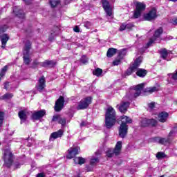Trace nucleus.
<instances>
[{
    "label": "nucleus",
    "instance_id": "8",
    "mask_svg": "<svg viewBox=\"0 0 177 177\" xmlns=\"http://www.w3.org/2000/svg\"><path fill=\"white\" fill-rule=\"evenodd\" d=\"M143 88H145V83L140 84L134 87L133 90H131V99H135L138 97V96H140V93H142V91H143Z\"/></svg>",
    "mask_w": 177,
    "mask_h": 177
},
{
    "label": "nucleus",
    "instance_id": "28",
    "mask_svg": "<svg viewBox=\"0 0 177 177\" xmlns=\"http://www.w3.org/2000/svg\"><path fill=\"white\" fill-rule=\"evenodd\" d=\"M167 118H168V113L167 112H161L158 116V120H159L160 122H165Z\"/></svg>",
    "mask_w": 177,
    "mask_h": 177
},
{
    "label": "nucleus",
    "instance_id": "53",
    "mask_svg": "<svg viewBox=\"0 0 177 177\" xmlns=\"http://www.w3.org/2000/svg\"><path fill=\"white\" fill-rule=\"evenodd\" d=\"M172 38L173 37L171 36H168L166 39L169 41V39H172Z\"/></svg>",
    "mask_w": 177,
    "mask_h": 177
},
{
    "label": "nucleus",
    "instance_id": "32",
    "mask_svg": "<svg viewBox=\"0 0 177 177\" xmlns=\"http://www.w3.org/2000/svg\"><path fill=\"white\" fill-rule=\"evenodd\" d=\"M75 164H79V165H82L85 164V158L82 157H75L73 159Z\"/></svg>",
    "mask_w": 177,
    "mask_h": 177
},
{
    "label": "nucleus",
    "instance_id": "4",
    "mask_svg": "<svg viewBox=\"0 0 177 177\" xmlns=\"http://www.w3.org/2000/svg\"><path fill=\"white\" fill-rule=\"evenodd\" d=\"M30 49H31V42L28 41L25 44V47L24 48V62L25 64H30L31 60L30 59L29 53Z\"/></svg>",
    "mask_w": 177,
    "mask_h": 177
},
{
    "label": "nucleus",
    "instance_id": "52",
    "mask_svg": "<svg viewBox=\"0 0 177 177\" xmlns=\"http://www.w3.org/2000/svg\"><path fill=\"white\" fill-rule=\"evenodd\" d=\"M86 170H87V171H93V167H88L86 168Z\"/></svg>",
    "mask_w": 177,
    "mask_h": 177
},
{
    "label": "nucleus",
    "instance_id": "13",
    "mask_svg": "<svg viewBox=\"0 0 177 177\" xmlns=\"http://www.w3.org/2000/svg\"><path fill=\"white\" fill-rule=\"evenodd\" d=\"M64 107V97L60 96L58 100H57L55 105V111H60Z\"/></svg>",
    "mask_w": 177,
    "mask_h": 177
},
{
    "label": "nucleus",
    "instance_id": "19",
    "mask_svg": "<svg viewBox=\"0 0 177 177\" xmlns=\"http://www.w3.org/2000/svg\"><path fill=\"white\" fill-rule=\"evenodd\" d=\"M127 55V50H122L120 51L119 55L118 56L117 59H115L113 64V66H119V64H121V60L122 59V57Z\"/></svg>",
    "mask_w": 177,
    "mask_h": 177
},
{
    "label": "nucleus",
    "instance_id": "12",
    "mask_svg": "<svg viewBox=\"0 0 177 177\" xmlns=\"http://www.w3.org/2000/svg\"><path fill=\"white\" fill-rule=\"evenodd\" d=\"M157 125V120L154 119H142L141 120V127H156Z\"/></svg>",
    "mask_w": 177,
    "mask_h": 177
},
{
    "label": "nucleus",
    "instance_id": "15",
    "mask_svg": "<svg viewBox=\"0 0 177 177\" xmlns=\"http://www.w3.org/2000/svg\"><path fill=\"white\" fill-rule=\"evenodd\" d=\"M102 6L107 16L111 17L113 15V9L110 7V3H109L107 0H102Z\"/></svg>",
    "mask_w": 177,
    "mask_h": 177
},
{
    "label": "nucleus",
    "instance_id": "41",
    "mask_svg": "<svg viewBox=\"0 0 177 177\" xmlns=\"http://www.w3.org/2000/svg\"><path fill=\"white\" fill-rule=\"evenodd\" d=\"M13 97V94L6 93L3 96V99H12Z\"/></svg>",
    "mask_w": 177,
    "mask_h": 177
},
{
    "label": "nucleus",
    "instance_id": "25",
    "mask_svg": "<svg viewBox=\"0 0 177 177\" xmlns=\"http://www.w3.org/2000/svg\"><path fill=\"white\" fill-rule=\"evenodd\" d=\"M171 55V51H168L166 48H163L160 51V57L163 59L164 60L169 61V59H167L168 56Z\"/></svg>",
    "mask_w": 177,
    "mask_h": 177
},
{
    "label": "nucleus",
    "instance_id": "55",
    "mask_svg": "<svg viewBox=\"0 0 177 177\" xmlns=\"http://www.w3.org/2000/svg\"><path fill=\"white\" fill-rule=\"evenodd\" d=\"M171 1V2H176L177 0H169Z\"/></svg>",
    "mask_w": 177,
    "mask_h": 177
},
{
    "label": "nucleus",
    "instance_id": "16",
    "mask_svg": "<svg viewBox=\"0 0 177 177\" xmlns=\"http://www.w3.org/2000/svg\"><path fill=\"white\" fill-rule=\"evenodd\" d=\"M162 34V29L161 28H158L155 31L153 37L149 39V41L147 44V46H150L151 44H153L155 41H156L157 38H160V35Z\"/></svg>",
    "mask_w": 177,
    "mask_h": 177
},
{
    "label": "nucleus",
    "instance_id": "39",
    "mask_svg": "<svg viewBox=\"0 0 177 177\" xmlns=\"http://www.w3.org/2000/svg\"><path fill=\"white\" fill-rule=\"evenodd\" d=\"M164 157H165V153L163 152H158L156 154V158H158V160H161V158H164Z\"/></svg>",
    "mask_w": 177,
    "mask_h": 177
},
{
    "label": "nucleus",
    "instance_id": "20",
    "mask_svg": "<svg viewBox=\"0 0 177 177\" xmlns=\"http://www.w3.org/2000/svg\"><path fill=\"white\" fill-rule=\"evenodd\" d=\"M46 111L44 110L38 111L37 112H35L32 115V120H40V118H42L44 115L46 114Z\"/></svg>",
    "mask_w": 177,
    "mask_h": 177
},
{
    "label": "nucleus",
    "instance_id": "54",
    "mask_svg": "<svg viewBox=\"0 0 177 177\" xmlns=\"http://www.w3.org/2000/svg\"><path fill=\"white\" fill-rule=\"evenodd\" d=\"M172 24H174V25L177 24L176 19L172 21Z\"/></svg>",
    "mask_w": 177,
    "mask_h": 177
},
{
    "label": "nucleus",
    "instance_id": "45",
    "mask_svg": "<svg viewBox=\"0 0 177 177\" xmlns=\"http://www.w3.org/2000/svg\"><path fill=\"white\" fill-rule=\"evenodd\" d=\"M84 27H86V28H88L89 27H91V22H89V21L85 22Z\"/></svg>",
    "mask_w": 177,
    "mask_h": 177
},
{
    "label": "nucleus",
    "instance_id": "3",
    "mask_svg": "<svg viewBox=\"0 0 177 177\" xmlns=\"http://www.w3.org/2000/svg\"><path fill=\"white\" fill-rule=\"evenodd\" d=\"M122 147V142L118 141L116 143L115 147L114 149H109L106 152L107 157H113V156H118L121 153V149Z\"/></svg>",
    "mask_w": 177,
    "mask_h": 177
},
{
    "label": "nucleus",
    "instance_id": "6",
    "mask_svg": "<svg viewBox=\"0 0 177 177\" xmlns=\"http://www.w3.org/2000/svg\"><path fill=\"white\" fill-rule=\"evenodd\" d=\"M142 57H138L134 62V63L132 64V66L130 68H129V69H127V71H126L125 73L126 75H131L132 73H135V71L138 70V67L140 66V63H142Z\"/></svg>",
    "mask_w": 177,
    "mask_h": 177
},
{
    "label": "nucleus",
    "instance_id": "33",
    "mask_svg": "<svg viewBox=\"0 0 177 177\" xmlns=\"http://www.w3.org/2000/svg\"><path fill=\"white\" fill-rule=\"evenodd\" d=\"M117 53V49L111 48L108 50L106 56L107 57H113Z\"/></svg>",
    "mask_w": 177,
    "mask_h": 177
},
{
    "label": "nucleus",
    "instance_id": "5",
    "mask_svg": "<svg viewBox=\"0 0 177 177\" xmlns=\"http://www.w3.org/2000/svg\"><path fill=\"white\" fill-rule=\"evenodd\" d=\"M92 103V97H87L81 100V101L78 103L77 106V110H85V109H88L89 104Z\"/></svg>",
    "mask_w": 177,
    "mask_h": 177
},
{
    "label": "nucleus",
    "instance_id": "21",
    "mask_svg": "<svg viewBox=\"0 0 177 177\" xmlns=\"http://www.w3.org/2000/svg\"><path fill=\"white\" fill-rule=\"evenodd\" d=\"M118 107L120 113L125 114V113L128 111V108L129 107V102H122V104H120V105H118Z\"/></svg>",
    "mask_w": 177,
    "mask_h": 177
},
{
    "label": "nucleus",
    "instance_id": "1",
    "mask_svg": "<svg viewBox=\"0 0 177 177\" xmlns=\"http://www.w3.org/2000/svg\"><path fill=\"white\" fill-rule=\"evenodd\" d=\"M117 122V115L115 110L111 106H109L105 113V126L108 129L113 128Z\"/></svg>",
    "mask_w": 177,
    "mask_h": 177
},
{
    "label": "nucleus",
    "instance_id": "49",
    "mask_svg": "<svg viewBox=\"0 0 177 177\" xmlns=\"http://www.w3.org/2000/svg\"><path fill=\"white\" fill-rule=\"evenodd\" d=\"M149 109H154V103L151 102V103L149 104Z\"/></svg>",
    "mask_w": 177,
    "mask_h": 177
},
{
    "label": "nucleus",
    "instance_id": "35",
    "mask_svg": "<svg viewBox=\"0 0 177 177\" xmlns=\"http://www.w3.org/2000/svg\"><path fill=\"white\" fill-rule=\"evenodd\" d=\"M41 66L43 67H48V66H55V62L53 61H45L41 63Z\"/></svg>",
    "mask_w": 177,
    "mask_h": 177
},
{
    "label": "nucleus",
    "instance_id": "30",
    "mask_svg": "<svg viewBox=\"0 0 177 177\" xmlns=\"http://www.w3.org/2000/svg\"><path fill=\"white\" fill-rule=\"evenodd\" d=\"M146 74H147V71L142 68H137L136 70V75L138 77H140L141 78H143V77H146Z\"/></svg>",
    "mask_w": 177,
    "mask_h": 177
},
{
    "label": "nucleus",
    "instance_id": "24",
    "mask_svg": "<svg viewBox=\"0 0 177 177\" xmlns=\"http://www.w3.org/2000/svg\"><path fill=\"white\" fill-rule=\"evenodd\" d=\"M64 131L62 129H59L57 132L51 133L50 140H53V139H57V138H62L63 136Z\"/></svg>",
    "mask_w": 177,
    "mask_h": 177
},
{
    "label": "nucleus",
    "instance_id": "31",
    "mask_svg": "<svg viewBox=\"0 0 177 177\" xmlns=\"http://www.w3.org/2000/svg\"><path fill=\"white\" fill-rule=\"evenodd\" d=\"M160 91V85L157 84L153 87L147 88L145 91L149 92V93H153V92H157Z\"/></svg>",
    "mask_w": 177,
    "mask_h": 177
},
{
    "label": "nucleus",
    "instance_id": "2",
    "mask_svg": "<svg viewBox=\"0 0 177 177\" xmlns=\"http://www.w3.org/2000/svg\"><path fill=\"white\" fill-rule=\"evenodd\" d=\"M8 30V26L4 25L0 28V40L2 44L1 48L5 49V46H6V44L8 41H9V35L8 34L3 33L5 31Z\"/></svg>",
    "mask_w": 177,
    "mask_h": 177
},
{
    "label": "nucleus",
    "instance_id": "38",
    "mask_svg": "<svg viewBox=\"0 0 177 177\" xmlns=\"http://www.w3.org/2000/svg\"><path fill=\"white\" fill-rule=\"evenodd\" d=\"M6 71H8V66H5L0 72V82L1 81V78L5 75V73H6Z\"/></svg>",
    "mask_w": 177,
    "mask_h": 177
},
{
    "label": "nucleus",
    "instance_id": "44",
    "mask_svg": "<svg viewBox=\"0 0 177 177\" xmlns=\"http://www.w3.org/2000/svg\"><path fill=\"white\" fill-rule=\"evenodd\" d=\"M169 76L171 77L173 80H177V71L174 73L169 74Z\"/></svg>",
    "mask_w": 177,
    "mask_h": 177
},
{
    "label": "nucleus",
    "instance_id": "51",
    "mask_svg": "<svg viewBox=\"0 0 177 177\" xmlns=\"http://www.w3.org/2000/svg\"><path fill=\"white\" fill-rule=\"evenodd\" d=\"M24 2H25V3H26V5H30V3H31V0H23Z\"/></svg>",
    "mask_w": 177,
    "mask_h": 177
},
{
    "label": "nucleus",
    "instance_id": "43",
    "mask_svg": "<svg viewBox=\"0 0 177 177\" xmlns=\"http://www.w3.org/2000/svg\"><path fill=\"white\" fill-rule=\"evenodd\" d=\"M81 62L83 63V64H85V63H88V58H86V56L83 55L81 58Z\"/></svg>",
    "mask_w": 177,
    "mask_h": 177
},
{
    "label": "nucleus",
    "instance_id": "27",
    "mask_svg": "<svg viewBox=\"0 0 177 177\" xmlns=\"http://www.w3.org/2000/svg\"><path fill=\"white\" fill-rule=\"evenodd\" d=\"M134 26L133 24H122L120 27V31H124V30H131L133 28Z\"/></svg>",
    "mask_w": 177,
    "mask_h": 177
},
{
    "label": "nucleus",
    "instance_id": "29",
    "mask_svg": "<svg viewBox=\"0 0 177 177\" xmlns=\"http://www.w3.org/2000/svg\"><path fill=\"white\" fill-rule=\"evenodd\" d=\"M120 120L122 121L121 124H123L124 125H127V124H132V119L127 115L121 116Z\"/></svg>",
    "mask_w": 177,
    "mask_h": 177
},
{
    "label": "nucleus",
    "instance_id": "50",
    "mask_svg": "<svg viewBox=\"0 0 177 177\" xmlns=\"http://www.w3.org/2000/svg\"><path fill=\"white\" fill-rule=\"evenodd\" d=\"M36 177H45V174L44 173L38 174Z\"/></svg>",
    "mask_w": 177,
    "mask_h": 177
},
{
    "label": "nucleus",
    "instance_id": "23",
    "mask_svg": "<svg viewBox=\"0 0 177 177\" xmlns=\"http://www.w3.org/2000/svg\"><path fill=\"white\" fill-rule=\"evenodd\" d=\"M13 13L17 16V17H19V19H24V12L22 10H20L19 7L13 8Z\"/></svg>",
    "mask_w": 177,
    "mask_h": 177
},
{
    "label": "nucleus",
    "instance_id": "56",
    "mask_svg": "<svg viewBox=\"0 0 177 177\" xmlns=\"http://www.w3.org/2000/svg\"><path fill=\"white\" fill-rule=\"evenodd\" d=\"M95 154H97V152H95Z\"/></svg>",
    "mask_w": 177,
    "mask_h": 177
},
{
    "label": "nucleus",
    "instance_id": "17",
    "mask_svg": "<svg viewBox=\"0 0 177 177\" xmlns=\"http://www.w3.org/2000/svg\"><path fill=\"white\" fill-rule=\"evenodd\" d=\"M128 133V125L121 124L119 127V136H120L122 139L127 136Z\"/></svg>",
    "mask_w": 177,
    "mask_h": 177
},
{
    "label": "nucleus",
    "instance_id": "18",
    "mask_svg": "<svg viewBox=\"0 0 177 177\" xmlns=\"http://www.w3.org/2000/svg\"><path fill=\"white\" fill-rule=\"evenodd\" d=\"M153 142H156L157 143H160V145H164L165 146L170 143L171 140L169 138H164L160 137H155L153 138Z\"/></svg>",
    "mask_w": 177,
    "mask_h": 177
},
{
    "label": "nucleus",
    "instance_id": "48",
    "mask_svg": "<svg viewBox=\"0 0 177 177\" xmlns=\"http://www.w3.org/2000/svg\"><path fill=\"white\" fill-rule=\"evenodd\" d=\"M80 126H81V127H88V123H87V122H82L80 124Z\"/></svg>",
    "mask_w": 177,
    "mask_h": 177
},
{
    "label": "nucleus",
    "instance_id": "22",
    "mask_svg": "<svg viewBox=\"0 0 177 177\" xmlns=\"http://www.w3.org/2000/svg\"><path fill=\"white\" fill-rule=\"evenodd\" d=\"M52 121H53V122L57 121L59 122V124H61L62 125V127H64V125H66V118H62L60 116V115H55L53 117Z\"/></svg>",
    "mask_w": 177,
    "mask_h": 177
},
{
    "label": "nucleus",
    "instance_id": "47",
    "mask_svg": "<svg viewBox=\"0 0 177 177\" xmlns=\"http://www.w3.org/2000/svg\"><path fill=\"white\" fill-rule=\"evenodd\" d=\"M73 31H75V32H80V28H78V26H75Z\"/></svg>",
    "mask_w": 177,
    "mask_h": 177
},
{
    "label": "nucleus",
    "instance_id": "26",
    "mask_svg": "<svg viewBox=\"0 0 177 177\" xmlns=\"http://www.w3.org/2000/svg\"><path fill=\"white\" fill-rule=\"evenodd\" d=\"M28 114V112L27 111H20L19 112V117L21 120V124H23L26 120H27V115Z\"/></svg>",
    "mask_w": 177,
    "mask_h": 177
},
{
    "label": "nucleus",
    "instance_id": "57",
    "mask_svg": "<svg viewBox=\"0 0 177 177\" xmlns=\"http://www.w3.org/2000/svg\"><path fill=\"white\" fill-rule=\"evenodd\" d=\"M1 10H0V15H1Z\"/></svg>",
    "mask_w": 177,
    "mask_h": 177
},
{
    "label": "nucleus",
    "instance_id": "34",
    "mask_svg": "<svg viewBox=\"0 0 177 177\" xmlns=\"http://www.w3.org/2000/svg\"><path fill=\"white\" fill-rule=\"evenodd\" d=\"M99 163V158L93 156L90 160V165L91 167H95L97 164Z\"/></svg>",
    "mask_w": 177,
    "mask_h": 177
},
{
    "label": "nucleus",
    "instance_id": "40",
    "mask_svg": "<svg viewBox=\"0 0 177 177\" xmlns=\"http://www.w3.org/2000/svg\"><path fill=\"white\" fill-rule=\"evenodd\" d=\"M4 115H5V113H3V112H0V127H2V124H3Z\"/></svg>",
    "mask_w": 177,
    "mask_h": 177
},
{
    "label": "nucleus",
    "instance_id": "11",
    "mask_svg": "<svg viewBox=\"0 0 177 177\" xmlns=\"http://www.w3.org/2000/svg\"><path fill=\"white\" fill-rule=\"evenodd\" d=\"M80 151V147H76L73 148H70L68 150V154L66 155V158L71 160V158H74L77 154H78Z\"/></svg>",
    "mask_w": 177,
    "mask_h": 177
},
{
    "label": "nucleus",
    "instance_id": "9",
    "mask_svg": "<svg viewBox=\"0 0 177 177\" xmlns=\"http://www.w3.org/2000/svg\"><path fill=\"white\" fill-rule=\"evenodd\" d=\"M145 9L146 4H145L144 3L138 2L136 4V11L134 12L135 19H138V17H140V15H142V12Z\"/></svg>",
    "mask_w": 177,
    "mask_h": 177
},
{
    "label": "nucleus",
    "instance_id": "10",
    "mask_svg": "<svg viewBox=\"0 0 177 177\" xmlns=\"http://www.w3.org/2000/svg\"><path fill=\"white\" fill-rule=\"evenodd\" d=\"M144 19L147 21L156 20V19H157V10L156 8H152L148 13L144 15Z\"/></svg>",
    "mask_w": 177,
    "mask_h": 177
},
{
    "label": "nucleus",
    "instance_id": "37",
    "mask_svg": "<svg viewBox=\"0 0 177 177\" xmlns=\"http://www.w3.org/2000/svg\"><path fill=\"white\" fill-rule=\"evenodd\" d=\"M102 73H103V71L99 68H97V69H95L93 72V74L94 75H96V77H100V75H102Z\"/></svg>",
    "mask_w": 177,
    "mask_h": 177
},
{
    "label": "nucleus",
    "instance_id": "7",
    "mask_svg": "<svg viewBox=\"0 0 177 177\" xmlns=\"http://www.w3.org/2000/svg\"><path fill=\"white\" fill-rule=\"evenodd\" d=\"M3 158L4 160L6 167L9 168V167H10V165H12V163L13 162V154H12L10 150L6 149L4 151Z\"/></svg>",
    "mask_w": 177,
    "mask_h": 177
},
{
    "label": "nucleus",
    "instance_id": "42",
    "mask_svg": "<svg viewBox=\"0 0 177 177\" xmlns=\"http://www.w3.org/2000/svg\"><path fill=\"white\" fill-rule=\"evenodd\" d=\"M177 132V127H174V129L169 132V138H171L174 133H176Z\"/></svg>",
    "mask_w": 177,
    "mask_h": 177
},
{
    "label": "nucleus",
    "instance_id": "14",
    "mask_svg": "<svg viewBox=\"0 0 177 177\" xmlns=\"http://www.w3.org/2000/svg\"><path fill=\"white\" fill-rule=\"evenodd\" d=\"M46 82L45 81V77L42 76L41 77L39 78V82L36 86V89H37L39 92H42V91H44L46 86Z\"/></svg>",
    "mask_w": 177,
    "mask_h": 177
},
{
    "label": "nucleus",
    "instance_id": "46",
    "mask_svg": "<svg viewBox=\"0 0 177 177\" xmlns=\"http://www.w3.org/2000/svg\"><path fill=\"white\" fill-rule=\"evenodd\" d=\"M4 89H6V91L9 90V82H6L4 84Z\"/></svg>",
    "mask_w": 177,
    "mask_h": 177
},
{
    "label": "nucleus",
    "instance_id": "36",
    "mask_svg": "<svg viewBox=\"0 0 177 177\" xmlns=\"http://www.w3.org/2000/svg\"><path fill=\"white\" fill-rule=\"evenodd\" d=\"M59 2L60 0H49L50 5H51L52 8L57 6V4H59Z\"/></svg>",
    "mask_w": 177,
    "mask_h": 177
}]
</instances>
